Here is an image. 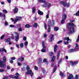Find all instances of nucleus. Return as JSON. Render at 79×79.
I'll list each match as a JSON object with an SVG mask.
<instances>
[{"mask_svg": "<svg viewBox=\"0 0 79 79\" xmlns=\"http://www.w3.org/2000/svg\"><path fill=\"white\" fill-rule=\"evenodd\" d=\"M7 69H10V66L9 65H7Z\"/></svg>", "mask_w": 79, "mask_h": 79, "instance_id": "8fccbe9b", "label": "nucleus"}, {"mask_svg": "<svg viewBox=\"0 0 79 79\" xmlns=\"http://www.w3.org/2000/svg\"><path fill=\"white\" fill-rule=\"evenodd\" d=\"M60 75L61 76H62V77H64V75L62 72L60 73Z\"/></svg>", "mask_w": 79, "mask_h": 79, "instance_id": "c756f323", "label": "nucleus"}, {"mask_svg": "<svg viewBox=\"0 0 79 79\" xmlns=\"http://www.w3.org/2000/svg\"><path fill=\"white\" fill-rule=\"evenodd\" d=\"M53 35H52L50 39L49 40V41L52 42V40H53Z\"/></svg>", "mask_w": 79, "mask_h": 79, "instance_id": "6ab92c4d", "label": "nucleus"}, {"mask_svg": "<svg viewBox=\"0 0 79 79\" xmlns=\"http://www.w3.org/2000/svg\"><path fill=\"white\" fill-rule=\"evenodd\" d=\"M62 42V40H60L58 42L57 44H60V43H61V42Z\"/></svg>", "mask_w": 79, "mask_h": 79, "instance_id": "864d4df0", "label": "nucleus"}, {"mask_svg": "<svg viewBox=\"0 0 79 79\" xmlns=\"http://www.w3.org/2000/svg\"><path fill=\"white\" fill-rule=\"evenodd\" d=\"M7 2H8L9 3H11V0H7Z\"/></svg>", "mask_w": 79, "mask_h": 79, "instance_id": "5fc2aeb1", "label": "nucleus"}, {"mask_svg": "<svg viewBox=\"0 0 79 79\" xmlns=\"http://www.w3.org/2000/svg\"><path fill=\"white\" fill-rule=\"evenodd\" d=\"M64 44H65V45H67V44H69V42L68 41H64Z\"/></svg>", "mask_w": 79, "mask_h": 79, "instance_id": "4c0bfd02", "label": "nucleus"}, {"mask_svg": "<svg viewBox=\"0 0 79 79\" xmlns=\"http://www.w3.org/2000/svg\"><path fill=\"white\" fill-rule=\"evenodd\" d=\"M35 70H38V68L36 66H35Z\"/></svg>", "mask_w": 79, "mask_h": 79, "instance_id": "4d7b16f0", "label": "nucleus"}, {"mask_svg": "<svg viewBox=\"0 0 79 79\" xmlns=\"http://www.w3.org/2000/svg\"><path fill=\"white\" fill-rule=\"evenodd\" d=\"M74 79V77L72 74H70L68 77V79Z\"/></svg>", "mask_w": 79, "mask_h": 79, "instance_id": "9d476101", "label": "nucleus"}, {"mask_svg": "<svg viewBox=\"0 0 79 79\" xmlns=\"http://www.w3.org/2000/svg\"><path fill=\"white\" fill-rule=\"evenodd\" d=\"M4 51V52H6V50L4 48H0V52Z\"/></svg>", "mask_w": 79, "mask_h": 79, "instance_id": "9b49d317", "label": "nucleus"}, {"mask_svg": "<svg viewBox=\"0 0 79 79\" xmlns=\"http://www.w3.org/2000/svg\"><path fill=\"white\" fill-rule=\"evenodd\" d=\"M35 9H36V8L35 7L32 8V9L33 13H34L35 12Z\"/></svg>", "mask_w": 79, "mask_h": 79, "instance_id": "aec40b11", "label": "nucleus"}, {"mask_svg": "<svg viewBox=\"0 0 79 79\" xmlns=\"http://www.w3.org/2000/svg\"><path fill=\"white\" fill-rule=\"evenodd\" d=\"M39 2H40V3H45L46 2V1H45V0H39Z\"/></svg>", "mask_w": 79, "mask_h": 79, "instance_id": "4be33fe9", "label": "nucleus"}, {"mask_svg": "<svg viewBox=\"0 0 79 79\" xmlns=\"http://www.w3.org/2000/svg\"><path fill=\"white\" fill-rule=\"evenodd\" d=\"M10 19H11V20L12 21V22H13V21H14V19H13V18H11Z\"/></svg>", "mask_w": 79, "mask_h": 79, "instance_id": "774afa93", "label": "nucleus"}, {"mask_svg": "<svg viewBox=\"0 0 79 79\" xmlns=\"http://www.w3.org/2000/svg\"><path fill=\"white\" fill-rule=\"evenodd\" d=\"M3 11L4 13H8V11H7L6 10H3Z\"/></svg>", "mask_w": 79, "mask_h": 79, "instance_id": "de8ad7c7", "label": "nucleus"}, {"mask_svg": "<svg viewBox=\"0 0 79 79\" xmlns=\"http://www.w3.org/2000/svg\"><path fill=\"white\" fill-rule=\"evenodd\" d=\"M57 45H55V47H54V52H56V48H57Z\"/></svg>", "mask_w": 79, "mask_h": 79, "instance_id": "a878e982", "label": "nucleus"}, {"mask_svg": "<svg viewBox=\"0 0 79 79\" xmlns=\"http://www.w3.org/2000/svg\"><path fill=\"white\" fill-rule=\"evenodd\" d=\"M18 21V19H16L14 21V24H16V23H17V21Z\"/></svg>", "mask_w": 79, "mask_h": 79, "instance_id": "c03bdc74", "label": "nucleus"}, {"mask_svg": "<svg viewBox=\"0 0 79 79\" xmlns=\"http://www.w3.org/2000/svg\"><path fill=\"white\" fill-rule=\"evenodd\" d=\"M19 31H22V28H21V27H20V28L19 29Z\"/></svg>", "mask_w": 79, "mask_h": 79, "instance_id": "0e129e2a", "label": "nucleus"}, {"mask_svg": "<svg viewBox=\"0 0 79 79\" xmlns=\"http://www.w3.org/2000/svg\"><path fill=\"white\" fill-rule=\"evenodd\" d=\"M47 6V3H45V4H43L42 5V6H43V7H46V6Z\"/></svg>", "mask_w": 79, "mask_h": 79, "instance_id": "2f4dec72", "label": "nucleus"}, {"mask_svg": "<svg viewBox=\"0 0 79 79\" xmlns=\"http://www.w3.org/2000/svg\"><path fill=\"white\" fill-rule=\"evenodd\" d=\"M70 22H74V20H70Z\"/></svg>", "mask_w": 79, "mask_h": 79, "instance_id": "338daca9", "label": "nucleus"}, {"mask_svg": "<svg viewBox=\"0 0 79 79\" xmlns=\"http://www.w3.org/2000/svg\"><path fill=\"white\" fill-rule=\"evenodd\" d=\"M76 50L75 49H69L68 51V52L69 53H72V52H74Z\"/></svg>", "mask_w": 79, "mask_h": 79, "instance_id": "1a4fd4ad", "label": "nucleus"}, {"mask_svg": "<svg viewBox=\"0 0 79 79\" xmlns=\"http://www.w3.org/2000/svg\"><path fill=\"white\" fill-rule=\"evenodd\" d=\"M50 25H51V22H49L48 23V32H50Z\"/></svg>", "mask_w": 79, "mask_h": 79, "instance_id": "f8f14e48", "label": "nucleus"}, {"mask_svg": "<svg viewBox=\"0 0 79 79\" xmlns=\"http://www.w3.org/2000/svg\"><path fill=\"white\" fill-rule=\"evenodd\" d=\"M16 18L18 21H19L22 19V17L18 16L16 17Z\"/></svg>", "mask_w": 79, "mask_h": 79, "instance_id": "b1692460", "label": "nucleus"}, {"mask_svg": "<svg viewBox=\"0 0 79 79\" xmlns=\"http://www.w3.org/2000/svg\"><path fill=\"white\" fill-rule=\"evenodd\" d=\"M4 71V70L3 69H0V72H3Z\"/></svg>", "mask_w": 79, "mask_h": 79, "instance_id": "69168bd1", "label": "nucleus"}, {"mask_svg": "<svg viewBox=\"0 0 79 79\" xmlns=\"http://www.w3.org/2000/svg\"><path fill=\"white\" fill-rule=\"evenodd\" d=\"M17 28H18V27H21V24H18L17 25Z\"/></svg>", "mask_w": 79, "mask_h": 79, "instance_id": "49530a36", "label": "nucleus"}, {"mask_svg": "<svg viewBox=\"0 0 79 79\" xmlns=\"http://www.w3.org/2000/svg\"><path fill=\"white\" fill-rule=\"evenodd\" d=\"M10 38H8L6 40V42H10Z\"/></svg>", "mask_w": 79, "mask_h": 79, "instance_id": "72a5a7b5", "label": "nucleus"}, {"mask_svg": "<svg viewBox=\"0 0 79 79\" xmlns=\"http://www.w3.org/2000/svg\"><path fill=\"white\" fill-rule=\"evenodd\" d=\"M38 13L39 15H43V14H44V13H43V12L41 11L40 10H38Z\"/></svg>", "mask_w": 79, "mask_h": 79, "instance_id": "dca6fc26", "label": "nucleus"}, {"mask_svg": "<svg viewBox=\"0 0 79 79\" xmlns=\"http://www.w3.org/2000/svg\"><path fill=\"white\" fill-rule=\"evenodd\" d=\"M48 15H49V14H48V15H46V18L47 19H48V18H49V16Z\"/></svg>", "mask_w": 79, "mask_h": 79, "instance_id": "bf43d9fd", "label": "nucleus"}, {"mask_svg": "<svg viewBox=\"0 0 79 79\" xmlns=\"http://www.w3.org/2000/svg\"><path fill=\"white\" fill-rule=\"evenodd\" d=\"M79 35L78 36V38L77 40V42H79Z\"/></svg>", "mask_w": 79, "mask_h": 79, "instance_id": "e2e57ef3", "label": "nucleus"}, {"mask_svg": "<svg viewBox=\"0 0 79 79\" xmlns=\"http://www.w3.org/2000/svg\"><path fill=\"white\" fill-rule=\"evenodd\" d=\"M75 49L76 50H78V49L79 48V45L77 44L76 43L75 44Z\"/></svg>", "mask_w": 79, "mask_h": 79, "instance_id": "2eb2a0df", "label": "nucleus"}, {"mask_svg": "<svg viewBox=\"0 0 79 79\" xmlns=\"http://www.w3.org/2000/svg\"><path fill=\"white\" fill-rule=\"evenodd\" d=\"M53 53L52 52H50L49 53V55L50 56H52V55H53Z\"/></svg>", "mask_w": 79, "mask_h": 79, "instance_id": "58836bf2", "label": "nucleus"}, {"mask_svg": "<svg viewBox=\"0 0 79 79\" xmlns=\"http://www.w3.org/2000/svg\"><path fill=\"white\" fill-rule=\"evenodd\" d=\"M27 39V38L26 37V36H24L23 37V40H24V41H26V40Z\"/></svg>", "mask_w": 79, "mask_h": 79, "instance_id": "79ce46f5", "label": "nucleus"}, {"mask_svg": "<svg viewBox=\"0 0 79 79\" xmlns=\"http://www.w3.org/2000/svg\"><path fill=\"white\" fill-rule=\"evenodd\" d=\"M10 27H15V26L13 25H10Z\"/></svg>", "mask_w": 79, "mask_h": 79, "instance_id": "6e6d98bb", "label": "nucleus"}, {"mask_svg": "<svg viewBox=\"0 0 79 79\" xmlns=\"http://www.w3.org/2000/svg\"><path fill=\"white\" fill-rule=\"evenodd\" d=\"M55 56H53L51 60V61H52V62H53V61H55Z\"/></svg>", "mask_w": 79, "mask_h": 79, "instance_id": "cd10ccee", "label": "nucleus"}, {"mask_svg": "<svg viewBox=\"0 0 79 79\" xmlns=\"http://www.w3.org/2000/svg\"><path fill=\"white\" fill-rule=\"evenodd\" d=\"M45 42L43 41L42 43V46L43 48H46V46H45Z\"/></svg>", "mask_w": 79, "mask_h": 79, "instance_id": "412c9836", "label": "nucleus"}, {"mask_svg": "<svg viewBox=\"0 0 79 79\" xmlns=\"http://www.w3.org/2000/svg\"><path fill=\"white\" fill-rule=\"evenodd\" d=\"M27 44H28V42L27 41H26L24 45L25 46H27Z\"/></svg>", "mask_w": 79, "mask_h": 79, "instance_id": "a19ab883", "label": "nucleus"}, {"mask_svg": "<svg viewBox=\"0 0 79 79\" xmlns=\"http://www.w3.org/2000/svg\"><path fill=\"white\" fill-rule=\"evenodd\" d=\"M78 63V62L77 61H75L74 62L71 61L70 62V64L72 66H73L75 64H77Z\"/></svg>", "mask_w": 79, "mask_h": 79, "instance_id": "423d86ee", "label": "nucleus"}, {"mask_svg": "<svg viewBox=\"0 0 79 79\" xmlns=\"http://www.w3.org/2000/svg\"><path fill=\"white\" fill-rule=\"evenodd\" d=\"M6 57L4 56L3 58V61H0V67L1 68H4L6 66V64L4 63L5 61H6Z\"/></svg>", "mask_w": 79, "mask_h": 79, "instance_id": "f03ea898", "label": "nucleus"}, {"mask_svg": "<svg viewBox=\"0 0 79 79\" xmlns=\"http://www.w3.org/2000/svg\"><path fill=\"white\" fill-rule=\"evenodd\" d=\"M31 27V26H30L29 24H27L25 25V27H27V28H28L29 27Z\"/></svg>", "mask_w": 79, "mask_h": 79, "instance_id": "e433bc0d", "label": "nucleus"}, {"mask_svg": "<svg viewBox=\"0 0 79 79\" xmlns=\"http://www.w3.org/2000/svg\"><path fill=\"white\" fill-rule=\"evenodd\" d=\"M11 78H12V79H15V75H10L9 76Z\"/></svg>", "mask_w": 79, "mask_h": 79, "instance_id": "5701e85b", "label": "nucleus"}, {"mask_svg": "<svg viewBox=\"0 0 79 79\" xmlns=\"http://www.w3.org/2000/svg\"><path fill=\"white\" fill-rule=\"evenodd\" d=\"M23 71H25L26 70V68L25 67H23V68L22 69Z\"/></svg>", "mask_w": 79, "mask_h": 79, "instance_id": "680f3d73", "label": "nucleus"}, {"mask_svg": "<svg viewBox=\"0 0 79 79\" xmlns=\"http://www.w3.org/2000/svg\"><path fill=\"white\" fill-rule=\"evenodd\" d=\"M27 72H26V74H30L31 76H33V74H34L33 73H32V70H27Z\"/></svg>", "mask_w": 79, "mask_h": 79, "instance_id": "39448f33", "label": "nucleus"}, {"mask_svg": "<svg viewBox=\"0 0 79 79\" xmlns=\"http://www.w3.org/2000/svg\"><path fill=\"white\" fill-rule=\"evenodd\" d=\"M44 26L45 29L47 30V25L45 23H44Z\"/></svg>", "mask_w": 79, "mask_h": 79, "instance_id": "a18cd8bd", "label": "nucleus"}, {"mask_svg": "<svg viewBox=\"0 0 79 79\" xmlns=\"http://www.w3.org/2000/svg\"><path fill=\"white\" fill-rule=\"evenodd\" d=\"M43 62L44 63H48V62H47V59H44L43 60Z\"/></svg>", "mask_w": 79, "mask_h": 79, "instance_id": "473e14b6", "label": "nucleus"}, {"mask_svg": "<svg viewBox=\"0 0 79 79\" xmlns=\"http://www.w3.org/2000/svg\"><path fill=\"white\" fill-rule=\"evenodd\" d=\"M60 51H59L58 52L57 54V57L58 59H59V58L60 57Z\"/></svg>", "mask_w": 79, "mask_h": 79, "instance_id": "f3484780", "label": "nucleus"}, {"mask_svg": "<svg viewBox=\"0 0 79 79\" xmlns=\"http://www.w3.org/2000/svg\"><path fill=\"white\" fill-rule=\"evenodd\" d=\"M15 59H16V57H13L11 58V60H15Z\"/></svg>", "mask_w": 79, "mask_h": 79, "instance_id": "603ef678", "label": "nucleus"}, {"mask_svg": "<svg viewBox=\"0 0 79 79\" xmlns=\"http://www.w3.org/2000/svg\"><path fill=\"white\" fill-rule=\"evenodd\" d=\"M15 35H17V36H15V40L16 41H18V40H19V36H18V35H19V34L16 32H15Z\"/></svg>", "mask_w": 79, "mask_h": 79, "instance_id": "0eeeda50", "label": "nucleus"}, {"mask_svg": "<svg viewBox=\"0 0 79 79\" xmlns=\"http://www.w3.org/2000/svg\"><path fill=\"white\" fill-rule=\"evenodd\" d=\"M24 60V57H20L18 59V61H23Z\"/></svg>", "mask_w": 79, "mask_h": 79, "instance_id": "4468645a", "label": "nucleus"}, {"mask_svg": "<svg viewBox=\"0 0 79 79\" xmlns=\"http://www.w3.org/2000/svg\"><path fill=\"white\" fill-rule=\"evenodd\" d=\"M20 47H21V48H23V44L21 43L20 44Z\"/></svg>", "mask_w": 79, "mask_h": 79, "instance_id": "3c124183", "label": "nucleus"}, {"mask_svg": "<svg viewBox=\"0 0 79 79\" xmlns=\"http://www.w3.org/2000/svg\"><path fill=\"white\" fill-rule=\"evenodd\" d=\"M60 4H62V5H63L64 6H67V7H69V5H70V4L69 3L67 4H66V3L62 1H60Z\"/></svg>", "mask_w": 79, "mask_h": 79, "instance_id": "7ed1b4c3", "label": "nucleus"}, {"mask_svg": "<svg viewBox=\"0 0 79 79\" xmlns=\"http://www.w3.org/2000/svg\"><path fill=\"white\" fill-rule=\"evenodd\" d=\"M68 25L69 26H68V27L69 31V34H70L73 33L74 32V28L73 26L75 27L76 26L72 23H69Z\"/></svg>", "mask_w": 79, "mask_h": 79, "instance_id": "f257e3e1", "label": "nucleus"}, {"mask_svg": "<svg viewBox=\"0 0 79 79\" xmlns=\"http://www.w3.org/2000/svg\"><path fill=\"white\" fill-rule=\"evenodd\" d=\"M58 29H59V27H54V30L56 31H58Z\"/></svg>", "mask_w": 79, "mask_h": 79, "instance_id": "393cba45", "label": "nucleus"}, {"mask_svg": "<svg viewBox=\"0 0 79 79\" xmlns=\"http://www.w3.org/2000/svg\"><path fill=\"white\" fill-rule=\"evenodd\" d=\"M17 64L18 65V66H21V64L20 63V62H18L17 63Z\"/></svg>", "mask_w": 79, "mask_h": 79, "instance_id": "09e8293b", "label": "nucleus"}, {"mask_svg": "<svg viewBox=\"0 0 79 79\" xmlns=\"http://www.w3.org/2000/svg\"><path fill=\"white\" fill-rule=\"evenodd\" d=\"M63 40H66L67 41H69V40L70 42H71V39H70L69 37L64 38L63 39Z\"/></svg>", "mask_w": 79, "mask_h": 79, "instance_id": "6e6552de", "label": "nucleus"}, {"mask_svg": "<svg viewBox=\"0 0 79 79\" xmlns=\"http://www.w3.org/2000/svg\"><path fill=\"white\" fill-rule=\"evenodd\" d=\"M42 58H40L39 59V63H42Z\"/></svg>", "mask_w": 79, "mask_h": 79, "instance_id": "ea45409f", "label": "nucleus"}, {"mask_svg": "<svg viewBox=\"0 0 79 79\" xmlns=\"http://www.w3.org/2000/svg\"><path fill=\"white\" fill-rule=\"evenodd\" d=\"M5 14H3V16L2 17V19L4 20L5 19Z\"/></svg>", "mask_w": 79, "mask_h": 79, "instance_id": "37998d69", "label": "nucleus"}, {"mask_svg": "<svg viewBox=\"0 0 79 79\" xmlns=\"http://www.w3.org/2000/svg\"><path fill=\"white\" fill-rule=\"evenodd\" d=\"M66 14H63V16H62V20L61 21V23L62 24H63V23H64V19L66 18Z\"/></svg>", "mask_w": 79, "mask_h": 79, "instance_id": "20e7f679", "label": "nucleus"}, {"mask_svg": "<svg viewBox=\"0 0 79 79\" xmlns=\"http://www.w3.org/2000/svg\"><path fill=\"white\" fill-rule=\"evenodd\" d=\"M16 76H15V79H20V78L19 77V74L18 73H16Z\"/></svg>", "mask_w": 79, "mask_h": 79, "instance_id": "ddd939ff", "label": "nucleus"}, {"mask_svg": "<svg viewBox=\"0 0 79 79\" xmlns=\"http://www.w3.org/2000/svg\"><path fill=\"white\" fill-rule=\"evenodd\" d=\"M18 11V8L17 7H15L14 10V13H17Z\"/></svg>", "mask_w": 79, "mask_h": 79, "instance_id": "a211bd4d", "label": "nucleus"}, {"mask_svg": "<svg viewBox=\"0 0 79 79\" xmlns=\"http://www.w3.org/2000/svg\"><path fill=\"white\" fill-rule=\"evenodd\" d=\"M33 27H37V23H35L33 25Z\"/></svg>", "mask_w": 79, "mask_h": 79, "instance_id": "f704fd0d", "label": "nucleus"}, {"mask_svg": "<svg viewBox=\"0 0 79 79\" xmlns=\"http://www.w3.org/2000/svg\"><path fill=\"white\" fill-rule=\"evenodd\" d=\"M74 79H79V75H76L74 77Z\"/></svg>", "mask_w": 79, "mask_h": 79, "instance_id": "7c9ffc66", "label": "nucleus"}, {"mask_svg": "<svg viewBox=\"0 0 79 79\" xmlns=\"http://www.w3.org/2000/svg\"><path fill=\"white\" fill-rule=\"evenodd\" d=\"M26 69L27 71L30 70V67L29 65H27Z\"/></svg>", "mask_w": 79, "mask_h": 79, "instance_id": "c9c22d12", "label": "nucleus"}, {"mask_svg": "<svg viewBox=\"0 0 79 79\" xmlns=\"http://www.w3.org/2000/svg\"><path fill=\"white\" fill-rule=\"evenodd\" d=\"M5 37V35H3L1 37V39H3V38Z\"/></svg>", "mask_w": 79, "mask_h": 79, "instance_id": "13d9d810", "label": "nucleus"}, {"mask_svg": "<svg viewBox=\"0 0 79 79\" xmlns=\"http://www.w3.org/2000/svg\"><path fill=\"white\" fill-rule=\"evenodd\" d=\"M5 26H7L8 25V22H7L6 21L5 22Z\"/></svg>", "mask_w": 79, "mask_h": 79, "instance_id": "052dcab7", "label": "nucleus"}, {"mask_svg": "<svg viewBox=\"0 0 79 79\" xmlns=\"http://www.w3.org/2000/svg\"><path fill=\"white\" fill-rule=\"evenodd\" d=\"M46 48H43L41 50L42 52H45V51H46Z\"/></svg>", "mask_w": 79, "mask_h": 79, "instance_id": "bb28decb", "label": "nucleus"}, {"mask_svg": "<svg viewBox=\"0 0 79 79\" xmlns=\"http://www.w3.org/2000/svg\"><path fill=\"white\" fill-rule=\"evenodd\" d=\"M56 66H55L53 71V73H54L56 71Z\"/></svg>", "mask_w": 79, "mask_h": 79, "instance_id": "c85d7f7f", "label": "nucleus"}]
</instances>
